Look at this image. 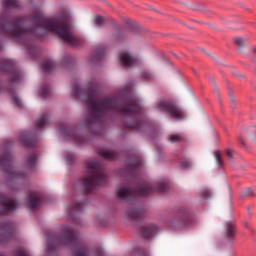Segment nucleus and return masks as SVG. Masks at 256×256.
Instances as JSON below:
<instances>
[{
  "mask_svg": "<svg viewBox=\"0 0 256 256\" xmlns=\"http://www.w3.org/2000/svg\"><path fill=\"white\" fill-rule=\"evenodd\" d=\"M30 20L34 25L30 28H25L23 26V23H25L24 17H18L15 20L6 19V22L1 20L0 31L19 39V41H23L26 35H35L38 39L47 37V32L39 33L37 30V27H42L46 31L57 33L63 41L68 43V45H72V47H78V45H80L79 40L73 37V34L71 33V24L69 23V18L67 16L62 15L56 21H51L46 20L45 17L39 13H33L30 15ZM7 23H11L13 28H9Z\"/></svg>",
  "mask_w": 256,
  "mask_h": 256,
  "instance_id": "obj_1",
  "label": "nucleus"
},
{
  "mask_svg": "<svg viewBox=\"0 0 256 256\" xmlns=\"http://www.w3.org/2000/svg\"><path fill=\"white\" fill-rule=\"evenodd\" d=\"M120 95H125L121 98H104L103 100L97 99V124L101 122V113L107 115L109 111H118L122 115L129 117H140L141 104L137 97L131 94L130 90L123 89Z\"/></svg>",
  "mask_w": 256,
  "mask_h": 256,
  "instance_id": "obj_2",
  "label": "nucleus"
},
{
  "mask_svg": "<svg viewBox=\"0 0 256 256\" xmlns=\"http://www.w3.org/2000/svg\"><path fill=\"white\" fill-rule=\"evenodd\" d=\"M72 93L74 99L85 101L88 117L85 118L84 127L90 133L97 135V79L92 78L85 87L74 83Z\"/></svg>",
  "mask_w": 256,
  "mask_h": 256,
  "instance_id": "obj_3",
  "label": "nucleus"
},
{
  "mask_svg": "<svg viewBox=\"0 0 256 256\" xmlns=\"http://www.w3.org/2000/svg\"><path fill=\"white\" fill-rule=\"evenodd\" d=\"M86 174L87 177L78 179L73 185V190L82 195H90L97 186V160L86 161Z\"/></svg>",
  "mask_w": 256,
  "mask_h": 256,
  "instance_id": "obj_4",
  "label": "nucleus"
},
{
  "mask_svg": "<svg viewBox=\"0 0 256 256\" xmlns=\"http://www.w3.org/2000/svg\"><path fill=\"white\" fill-rule=\"evenodd\" d=\"M155 188L148 184H141L137 190L129 187H121L117 191V195L120 199H133V197H141L143 195H150L154 193Z\"/></svg>",
  "mask_w": 256,
  "mask_h": 256,
  "instance_id": "obj_5",
  "label": "nucleus"
},
{
  "mask_svg": "<svg viewBox=\"0 0 256 256\" xmlns=\"http://www.w3.org/2000/svg\"><path fill=\"white\" fill-rule=\"evenodd\" d=\"M0 166L7 173L9 179H23L25 171H17L13 168V154L5 152L0 156Z\"/></svg>",
  "mask_w": 256,
  "mask_h": 256,
  "instance_id": "obj_6",
  "label": "nucleus"
},
{
  "mask_svg": "<svg viewBox=\"0 0 256 256\" xmlns=\"http://www.w3.org/2000/svg\"><path fill=\"white\" fill-rule=\"evenodd\" d=\"M59 132L61 133V135H63L64 139H70L80 147L87 143V138L79 134V128H77V126H61L59 128Z\"/></svg>",
  "mask_w": 256,
  "mask_h": 256,
  "instance_id": "obj_7",
  "label": "nucleus"
},
{
  "mask_svg": "<svg viewBox=\"0 0 256 256\" xmlns=\"http://www.w3.org/2000/svg\"><path fill=\"white\" fill-rule=\"evenodd\" d=\"M0 71L8 73L9 81L11 85H15L21 82V71L17 68V65L11 61H0Z\"/></svg>",
  "mask_w": 256,
  "mask_h": 256,
  "instance_id": "obj_8",
  "label": "nucleus"
},
{
  "mask_svg": "<svg viewBox=\"0 0 256 256\" xmlns=\"http://www.w3.org/2000/svg\"><path fill=\"white\" fill-rule=\"evenodd\" d=\"M156 107L158 111H163L164 113H167L169 117H175L178 119H183V110L175 105V103L166 101V100H161L156 104Z\"/></svg>",
  "mask_w": 256,
  "mask_h": 256,
  "instance_id": "obj_9",
  "label": "nucleus"
},
{
  "mask_svg": "<svg viewBox=\"0 0 256 256\" xmlns=\"http://www.w3.org/2000/svg\"><path fill=\"white\" fill-rule=\"evenodd\" d=\"M19 209V202L9 196H0V215H11Z\"/></svg>",
  "mask_w": 256,
  "mask_h": 256,
  "instance_id": "obj_10",
  "label": "nucleus"
},
{
  "mask_svg": "<svg viewBox=\"0 0 256 256\" xmlns=\"http://www.w3.org/2000/svg\"><path fill=\"white\" fill-rule=\"evenodd\" d=\"M15 237V226L13 222L5 221L0 224V243H8Z\"/></svg>",
  "mask_w": 256,
  "mask_h": 256,
  "instance_id": "obj_11",
  "label": "nucleus"
},
{
  "mask_svg": "<svg viewBox=\"0 0 256 256\" xmlns=\"http://www.w3.org/2000/svg\"><path fill=\"white\" fill-rule=\"evenodd\" d=\"M55 237L61 245H75L77 243V231L73 228H67L62 234Z\"/></svg>",
  "mask_w": 256,
  "mask_h": 256,
  "instance_id": "obj_12",
  "label": "nucleus"
},
{
  "mask_svg": "<svg viewBox=\"0 0 256 256\" xmlns=\"http://www.w3.org/2000/svg\"><path fill=\"white\" fill-rule=\"evenodd\" d=\"M19 139L23 147H28L29 149H33V147L37 146V141H39V136L37 134V131H28V132L22 133Z\"/></svg>",
  "mask_w": 256,
  "mask_h": 256,
  "instance_id": "obj_13",
  "label": "nucleus"
},
{
  "mask_svg": "<svg viewBox=\"0 0 256 256\" xmlns=\"http://www.w3.org/2000/svg\"><path fill=\"white\" fill-rule=\"evenodd\" d=\"M83 209H85V206L81 202H76L74 205L68 207V214L71 217L74 225H81V218L75 215V213H77V211H83Z\"/></svg>",
  "mask_w": 256,
  "mask_h": 256,
  "instance_id": "obj_14",
  "label": "nucleus"
},
{
  "mask_svg": "<svg viewBox=\"0 0 256 256\" xmlns=\"http://www.w3.org/2000/svg\"><path fill=\"white\" fill-rule=\"evenodd\" d=\"M120 63L123 67H135L137 65V59L133 58L131 53L122 51L119 56Z\"/></svg>",
  "mask_w": 256,
  "mask_h": 256,
  "instance_id": "obj_15",
  "label": "nucleus"
},
{
  "mask_svg": "<svg viewBox=\"0 0 256 256\" xmlns=\"http://www.w3.org/2000/svg\"><path fill=\"white\" fill-rule=\"evenodd\" d=\"M2 7L8 13H11L14 9H23V5L19 0H2Z\"/></svg>",
  "mask_w": 256,
  "mask_h": 256,
  "instance_id": "obj_16",
  "label": "nucleus"
},
{
  "mask_svg": "<svg viewBox=\"0 0 256 256\" xmlns=\"http://www.w3.org/2000/svg\"><path fill=\"white\" fill-rule=\"evenodd\" d=\"M127 215L132 221H141L145 217V210L139 208H131L128 210Z\"/></svg>",
  "mask_w": 256,
  "mask_h": 256,
  "instance_id": "obj_17",
  "label": "nucleus"
},
{
  "mask_svg": "<svg viewBox=\"0 0 256 256\" xmlns=\"http://www.w3.org/2000/svg\"><path fill=\"white\" fill-rule=\"evenodd\" d=\"M225 237L228 241L235 240V223L228 221L225 225Z\"/></svg>",
  "mask_w": 256,
  "mask_h": 256,
  "instance_id": "obj_18",
  "label": "nucleus"
},
{
  "mask_svg": "<svg viewBox=\"0 0 256 256\" xmlns=\"http://www.w3.org/2000/svg\"><path fill=\"white\" fill-rule=\"evenodd\" d=\"M191 225V218L189 216H182L175 218L171 223V227H189Z\"/></svg>",
  "mask_w": 256,
  "mask_h": 256,
  "instance_id": "obj_19",
  "label": "nucleus"
},
{
  "mask_svg": "<svg viewBox=\"0 0 256 256\" xmlns=\"http://www.w3.org/2000/svg\"><path fill=\"white\" fill-rule=\"evenodd\" d=\"M133 123L132 124H126V127L128 129H133L136 132L143 131V128L145 127V123L141 121L139 118H132Z\"/></svg>",
  "mask_w": 256,
  "mask_h": 256,
  "instance_id": "obj_20",
  "label": "nucleus"
},
{
  "mask_svg": "<svg viewBox=\"0 0 256 256\" xmlns=\"http://www.w3.org/2000/svg\"><path fill=\"white\" fill-rule=\"evenodd\" d=\"M73 256H89V247L87 245H78L72 250Z\"/></svg>",
  "mask_w": 256,
  "mask_h": 256,
  "instance_id": "obj_21",
  "label": "nucleus"
},
{
  "mask_svg": "<svg viewBox=\"0 0 256 256\" xmlns=\"http://www.w3.org/2000/svg\"><path fill=\"white\" fill-rule=\"evenodd\" d=\"M107 174L101 171V164L97 163V185H105L107 183Z\"/></svg>",
  "mask_w": 256,
  "mask_h": 256,
  "instance_id": "obj_22",
  "label": "nucleus"
},
{
  "mask_svg": "<svg viewBox=\"0 0 256 256\" xmlns=\"http://www.w3.org/2000/svg\"><path fill=\"white\" fill-rule=\"evenodd\" d=\"M159 231V227L157 225L152 224L151 226L144 228L142 230V237L147 239V237H153Z\"/></svg>",
  "mask_w": 256,
  "mask_h": 256,
  "instance_id": "obj_23",
  "label": "nucleus"
},
{
  "mask_svg": "<svg viewBox=\"0 0 256 256\" xmlns=\"http://www.w3.org/2000/svg\"><path fill=\"white\" fill-rule=\"evenodd\" d=\"M131 173H135V171H139V169H141V167H143V160L141 159V157L137 156L131 163Z\"/></svg>",
  "mask_w": 256,
  "mask_h": 256,
  "instance_id": "obj_24",
  "label": "nucleus"
},
{
  "mask_svg": "<svg viewBox=\"0 0 256 256\" xmlns=\"http://www.w3.org/2000/svg\"><path fill=\"white\" fill-rule=\"evenodd\" d=\"M47 123H49V114L42 113L40 119L36 122L35 127L36 129H43Z\"/></svg>",
  "mask_w": 256,
  "mask_h": 256,
  "instance_id": "obj_25",
  "label": "nucleus"
},
{
  "mask_svg": "<svg viewBox=\"0 0 256 256\" xmlns=\"http://www.w3.org/2000/svg\"><path fill=\"white\" fill-rule=\"evenodd\" d=\"M28 199H29L30 209H36V207H39L41 203V198L39 196L29 194Z\"/></svg>",
  "mask_w": 256,
  "mask_h": 256,
  "instance_id": "obj_26",
  "label": "nucleus"
},
{
  "mask_svg": "<svg viewBox=\"0 0 256 256\" xmlns=\"http://www.w3.org/2000/svg\"><path fill=\"white\" fill-rule=\"evenodd\" d=\"M61 63L63 67H65L66 69H69V67H73L75 65V58H73V56L71 55H67L62 58Z\"/></svg>",
  "mask_w": 256,
  "mask_h": 256,
  "instance_id": "obj_27",
  "label": "nucleus"
},
{
  "mask_svg": "<svg viewBox=\"0 0 256 256\" xmlns=\"http://www.w3.org/2000/svg\"><path fill=\"white\" fill-rule=\"evenodd\" d=\"M98 155H100L104 159H107L108 161H111L116 157L115 152L111 150H98Z\"/></svg>",
  "mask_w": 256,
  "mask_h": 256,
  "instance_id": "obj_28",
  "label": "nucleus"
},
{
  "mask_svg": "<svg viewBox=\"0 0 256 256\" xmlns=\"http://www.w3.org/2000/svg\"><path fill=\"white\" fill-rule=\"evenodd\" d=\"M37 165V154H31L26 159V167L33 169Z\"/></svg>",
  "mask_w": 256,
  "mask_h": 256,
  "instance_id": "obj_29",
  "label": "nucleus"
},
{
  "mask_svg": "<svg viewBox=\"0 0 256 256\" xmlns=\"http://www.w3.org/2000/svg\"><path fill=\"white\" fill-rule=\"evenodd\" d=\"M41 67L44 73H51V71H53V67H55V62L45 61L44 63H42Z\"/></svg>",
  "mask_w": 256,
  "mask_h": 256,
  "instance_id": "obj_30",
  "label": "nucleus"
},
{
  "mask_svg": "<svg viewBox=\"0 0 256 256\" xmlns=\"http://www.w3.org/2000/svg\"><path fill=\"white\" fill-rule=\"evenodd\" d=\"M116 41H125L128 37V33L125 30H120L119 33L113 34Z\"/></svg>",
  "mask_w": 256,
  "mask_h": 256,
  "instance_id": "obj_31",
  "label": "nucleus"
},
{
  "mask_svg": "<svg viewBox=\"0 0 256 256\" xmlns=\"http://www.w3.org/2000/svg\"><path fill=\"white\" fill-rule=\"evenodd\" d=\"M107 55V48L103 46H98V51H97V61H101L104 57Z\"/></svg>",
  "mask_w": 256,
  "mask_h": 256,
  "instance_id": "obj_32",
  "label": "nucleus"
},
{
  "mask_svg": "<svg viewBox=\"0 0 256 256\" xmlns=\"http://www.w3.org/2000/svg\"><path fill=\"white\" fill-rule=\"evenodd\" d=\"M156 191H158V193H165L166 191H169V184L165 182H159Z\"/></svg>",
  "mask_w": 256,
  "mask_h": 256,
  "instance_id": "obj_33",
  "label": "nucleus"
},
{
  "mask_svg": "<svg viewBox=\"0 0 256 256\" xmlns=\"http://www.w3.org/2000/svg\"><path fill=\"white\" fill-rule=\"evenodd\" d=\"M9 93H10V96L13 98L14 105H16V107H23V103L21 102V99L17 97V94L15 93V91H11Z\"/></svg>",
  "mask_w": 256,
  "mask_h": 256,
  "instance_id": "obj_34",
  "label": "nucleus"
},
{
  "mask_svg": "<svg viewBox=\"0 0 256 256\" xmlns=\"http://www.w3.org/2000/svg\"><path fill=\"white\" fill-rule=\"evenodd\" d=\"M170 143H179V141H183V136L179 134H172L169 136Z\"/></svg>",
  "mask_w": 256,
  "mask_h": 256,
  "instance_id": "obj_35",
  "label": "nucleus"
},
{
  "mask_svg": "<svg viewBox=\"0 0 256 256\" xmlns=\"http://www.w3.org/2000/svg\"><path fill=\"white\" fill-rule=\"evenodd\" d=\"M107 21H109L107 18L98 15L97 16V27H105V25H107Z\"/></svg>",
  "mask_w": 256,
  "mask_h": 256,
  "instance_id": "obj_36",
  "label": "nucleus"
},
{
  "mask_svg": "<svg viewBox=\"0 0 256 256\" xmlns=\"http://www.w3.org/2000/svg\"><path fill=\"white\" fill-rule=\"evenodd\" d=\"M215 159H216L218 169H221V167H223V159L221 158V152L219 151L215 152Z\"/></svg>",
  "mask_w": 256,
  "mask_h": 256,
  "instance_id": "obj_37",
  "label": "nucleus"
},
{
  "mask_svg": "<svg viewBox=\"0 0 256 256\" xmlns=\"http://www.w3.org/2000/svg\"><path fill=\"white\" fill-rule=\"evenodd\" d=\"M40 95H41V97H43V99H47V97L49 95V85H43L41 87Z\"/></svg>",
  "mask_w": 256,
  "mask_h": 256,
  "instance_id": "obj_38",
  "label": "nucleus"
},
{
  "mask_svg": "<svg viewBox=\"0 0 256 256\" xmlns=\"http://www.w3.org/2000/svg\"><path fill=\"white\" fill-rule=\"evenodd\" d=\"M95 63H97V48H95L93 51H92V54L89 58V64L90 65H95Z\"/></svg>",
  "mask_w": 256,
  "mask_h": 256,
  "instance_id": "obj_39",
  "label": "nucleus"
},
{
  "mask_svg": "<svg viewBox=\"0 0 256 256\" xmlns=\"http://www.w3.org/2000/svg\"><path fill=\"white\" fill-rule=\"evenodd\" d=\"M66 161H67V163H69V165H73V163H75V154L67 153L66 154Z\"/></svg>",
  "mask_w": 256,
  "mask_h": 256,
  "instance_id": "obj_40",
  "label": "nucleus"
},
{
  "mask_svg": "<svg viewBox=\"0 0 256 256\" xmlns=\"http://www.w3.org/2000/svg\"><path fill=\"white\" fill-rule=\"evenodd\" d=\"M234 155H235V152L233 151V149H231V148L226 149V156H227L228 161H233Z\"/></svg>",
  "mask_w": 256,
  "mask_h": 256,
  "instance_id": "obj_41",
  "label": "nucleus"
},
{
  "mask_svg": "<svg viewBox=\"0 0 256 256\" xmlns=\"http://www.w3.org/2000/svg\"><path fill=\"white\" fill-rule=\"evenodd\" d=\"M251 195H253V189L251 188H247L241 193V197H251Z\"/></svg>",
  "mask_w": 256,
  "mask_h": 256,
  "instance_id": "obj_42",
  "label": "nucleus"
},
{
  "mask_svg": "<svg viewBox=\"0 0 256 256\" xmlns=\"http://www.w3.org/2000/svg\"><path fill=\"white\" fill-rule=\"evenodd\" d=\"M48 251H50L51 253H55V251H57V244H55L54 242H49Z\"/></svg>",
  "mask_w": 256,
  "mask_h": 256,
  "instance_id": "obj_43",
  "label": "nucleus"
},
{
  "mask_svg": "<svg viewBox=\"0 0 256 256\" xmlns=\"http://www.w3.org/2000/svg\"><path fill=\"white\" fill-rule=\"evenodd\" d=\"M234 42L236 45H238L239 47L243 46L245 44V39L241 38V37H236L234 39Z\"/></svg>",
  "mask_w": 256,
  "mask_h": 256,
  "instance_id": "obj_44",
  "label": "nucleus"
},
{
  "mask_svg": "<svg viewBox=\"0 0 256 256\" xmlns=\"http://www.w3.org/2000/svg\"><path fill=\"white\" fill-rule=\"evenodd\" d=\"M180 167L181 169H189V167H191V162L188 160L182 161Z\"/></svg>",
  "mask_w": 256,
  "mask_h": 256,
  "instance_id": "obj_45",
  "label": "nucleus"
},
{
  "mask_svg": "<svg viewBox=\"0 0 256 256\" xmlns=\"http://www.w3.org/2000/svg\"><path fill=\"white\" fill-rule=\"evenodd\" d=\"M201 197H211V191L209 189H205L200 192Z\"/></svg>",
  "mask_w": 256,
  "mask_h": 256,
  "instance_id": "obj_46",
  "label": "nucleus"
},
{
  "mask_svg": "<svg viewBox=\"0 0 256 256\" xmlns=\"http://www.w3.org/2000/svg\"><path fill=\"white\" fill-rule=\"evenodd\" d=\"M142 77H143V79H151V77H152L151 72L144 71L142 73Z\"/></svg>",
  "mask_w": 256,
  "mask_h": 256,
  "instance_id": "obj_47",
  "label": "nucleus"
},
{
  "mask_svg": "<svg viewBox=\"0 0 256 256\" xmlns=\"http://www.w3.org/2000/svg\"><path fill=\"white\" fill-rule=\"evenodd\" d=\"M238 141H239L240 145H243V147H245V140L243 139L242 136H240V137L238 138Z\"/></svg>",
  "mask_w": 256,
  "mask_h": 256,
  "instance_id": "obj_48",
  "label": "nucleus"
},
{
  "mask_svg": "<svg viewBox=\"0 0 256 256\" xmlns=\"http://www.w3.org/2000/svg\"><path fill=\"white\" fill-rule=\"evenodd\" d=\"M97 255L98 256H103V248H101V247L97 248Z\"/></svg>",
  "mask_w": 256,
  "mask_h": 256,
  "instance_id": "obj_49",
  "label": "nucleus"
},
{
  "mask_svg": "<svg viewBox=\"0 0 256 256\" xmlns=\"http://www.w3.org/2000/svg\"><path fill=\"white\" fill-rule=\"evenodd\" d=\"M35 1L37 0H29V3H31V5H34Z\"/></svg>",
  "mask_w": 256,
  "mask_h": 256,
  "instance_id": "obj_50",
  "label": "nucleus"
},
{
  "mask_svg": "<svg viewBox=\"0 0 256 256\" xmlns=\"http://www.w3.org/2000/svg\"><path fill=\"white\" fill-rule=\"evenodd\" d=\"M236 77H243V74H239V73H237V74H234Z\"/></svg>",
  "mask_w": 256,
  "mask_h": 256,
  "instance_id": "obj_51",
  "label": "nucleus"
},
{
  "mask_svg": "<svg viewBox=\"0 0 256 256\" xmlns=\"http://www.w3.org/2000/svg\"><path fill=\"white\" fill-rule=\"evenodd\" d=\"M94 23L97 24V16H94Z\"/></svg>",
  "mask_w": 256,
  "mask_h": 256,
  "instance_id": "obj_52",
  "label": "nucleus"
},
{
  "mask_svg": "<svg viewBox=\"0 0 256 256\" xmlns=\"http://www.w3.org/2000/svg\"><path fill=\"white\" fill-rule=\"evenodd\" d=\"M244 225H245V227H249V224H247V223H244Z\"/></svg>",
  "mask_w": 256,
  "mask_h": 256,
  "instance_id": "obj_53",
  "label": "nucleus"
},
{
  "mask_svg": "<svg viewBox=\"0 0 256 256\" xmlns=\"http://www.w3.org/2000/svg\"><path fill=\"white\" fill-rule=\"evenodd\" d=\"M1 49H3V45L0 44V51H1Z\"/></svg>",
  "mask_w": 256,
  "mask_h": 256,
  "instance_id": "obj_54",
  "label": "nucleus"
},
{
  "mask_svg": "<svg viewBox=\"0 0 256 256\" xmlns=\"http://www.w3.org/2000/svg\"><path fill=\"white\" fill-rule=\"evenodd\" d=\"M98 137H99V132L97 133Z\"/></svg>",
  "mask_w": 256,
  "mask_h": 256,
  "instance_id": "obj_55",
  "label": "nucleus"
}]
</instances>
